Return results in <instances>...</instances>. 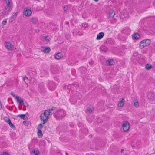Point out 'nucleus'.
I'll list each match as a JSON object with an SVG mask.
<instances>
[{
	"label": "nucleus",
	"instance_id": "obj_1",
	"mask_svg": "<svg viewBox=\"0 0 155 155\" xmlns=\"http://www.w3.org/2000/svg\"><path fill=\"white\" fill-rule=\"evenodd\" d=\"M55 108L53 107L51 109L45 110L43 113L41 114L40 117V119L43 122V124H44L47 122L49 116L54 113V110Z\"/></svg>",
	"mask_w": 155,
	"mask_h": 155
},
{
	"label": "nucleus",
	"instance_id": "obj_2",
	"mask_svg": "<svg viewBox=\"0 0 155 155\" xmlns=\"http://www.w3.org/2000/svg\"><path fill=\"white\" fill-rule=\"evenodd\" d=\"M151 43V40L150 39H147L143 40L140 42L139 48L140 49H142L144 47L149 45Z\"/></svg>",
	"mask_w": 155,
	"mask_h": 155
},
{
	"label": "nucleus",
	"instance_id": "obj_3",
	"mask_svg": "<svg viewBox=\"0 0 155 155\" xmlns=\"http://www.w3.org/2000/svg\"><path fill=\"white\" fill-rule=\"evenodd\" d=\"M66 115L65 112L63 110H58L56 114V117L58 119H61L62 118Z\"/></svg>",
	"mask_w": 155,
	"mask_h": 155
},
{
	"label": "nucleus",
	"instance_id": "obj_4",
	"mask_svg": "<svg viewBox=\"0 0 155 155\" xmlns=\"http://www.w3.org/2000/svg\"><path fill=\"white\" fill-rule=\"evenodd\" d=\"M122 127L123 130L124 132H128L130 128V124L127 121H123V122Z\"/></svg>",
	"mask_w": 155,
	"mask_h": 155
},
{
	"label": "nucleus",
	"instance_id": "obj_5",
	"mask_svg": "<svg viewBox=\"0 0 155 155\" xmlns=\"http://www.w3.org/2000/svg\"><path fill=\"white\" fill-rule=\"evenodd\" d=\"M4 45L6 49L8 50L12 51L14 48V46L9 41H5Z\"/></svg>",
	"mask_w": 155,
	"mask_h": 155
},
{
	"label": "nucleus",
	"instance_id": "obj_6",
	"mask_svg": "<svg viewBox=\"0 0 155 155\" xmlns=\"http://www.w3.org/2000/svg\"><path fill=\"white\" fill-rule=\"evenodd\" d=\"M32 14V11L30 9L25 8L23 12V14L26 17H29Z\"/></svg>",
	"mask_w": 155,
	"mask_h": 155
},
{
	"label": "nucleus",
	"instance_id": "obj_7",
	"mask_svg": "<svg viewBox=\"0 0 155 155\" xmlns=\"http://www.w3.org/2000/svg\"><path fill=\"white\" fill-rule=\"evenodd\" d=\"M11 2H8L7 3L6 6H5V8L2 11V14H5L6 12L8 11L11 8Z\"/></svg>",
	"mask_w": 155,
	"mask_h": 155
},
{
	"label": "nucleus",
	"instance_id": "obj_8",
	"mask_svg": "<svg viewBox=\"0 0 155 155\" xmlns=\"http://www.w3.org/2000/svg\"><path fill=\"white\" fill-rule=\"evenodd\" d=\"M51 50L50 48L48 47H44L42 48L41 51L45 53H48Z\"/></svg>",
	"mask_w": 155,
	"mask_h": 155
},
{
	"label": "nucleus",
	"instance_id": "obj_9",
	"mask_svg": "<svg viewBox=\"0 0 155 155\" xmlns=\"http://www.w3.org/2000/svg\"><path fill=\"white\" fill-rule=\"evenodd\" d=\"M15 99H16L17 103L20 104H21L22 105L24 104V102L23 100L19 97L18 96L17 97H16Z\"/></svg>",
	"mask_w": 155,
	"mask_h": 155
},
{
	"label": "nucleus",
	"instance_id": "obj_10",
	"mask_svg": "<svg viewBox=\"0 0 155 155\" xmlns=\"http://www.w3.org/2000/svg\"><path fill=\"white\" fill-rule=\"evenodd\" d=\"M132 39L134 40H137L140 37V35L137 33H134L132 35Z\"/></svg>",
	"mask_w": 155,
	"mask_h": 155
},
{
	"label": "nucleus",
	"instance_id": "obj_11",
	"mask_svg": "<svg viewBox=\"0 0 155 155\" xmlns=\"http://www.w3.org/2000/svg\"><path fill=\"white\" fill-rule=\"evenodd\" d=\"M63 56L61 52H59L56 54L55 56V58L57 60H58L61 59Z\"/></svg>",
	"mask_w": 155,
	"mask_h": 155
},
{
	"label": "nucleus",
	"instance_id": "obj_12",
	"mask_svg": "<svg viewBox=\"0 0 155 155\" xmlns=\"http://www.w3.org/2000/svg\"><path fill=\"white\" fill-rule=\"evenodd\" d=\"M104 36V33L103 32H101L97 34L96 39L97 40H100Z\"/></svg>",
	"mask_w": 155,
	"mask_h": 155
},
{
	"label": "nucleus",
	"instance_id": "obj_13",
	"mask_svg": "<svg viewBox=\"0 0 155 155\" xmlns=\"http://www.w3.org/2000/svg\"><path fill=\"white\" fill-rule=\"evenodd\" d=\"M31 155H40L39 151L38 150H32Z\"/></svg>",
	"mask_w": 155,
	"mask_h": 155
},
{
	"label": "nucleus",
	"instance_id": "obj_14",
	"mask_svg": "<svg viewBox=\"0 0 155 155\" xmlns=\"http://www.w3.org/2000/svg\"><path fill=\"white\" fill-rule=\"evenodd\" d=\"M106 63L107 65H112L114 64V61L113 59H109L106 61Z\"/></svg>",
	"mask_w": 155,
	"mask_h": 155
},
{
	"label": "nucleus",
	"instance_id": "obj_15",
	"mask_svg": "<svg viewBox=\"0 0 155 155\" xmlns=\"http://www.w3.org/2000/svg\"><path fill=\"white\" fill-rule=\"evenodd\" d=\"M124 100L123 98L119 101L118 103V106L119 107H122L124 105Z\"/></svg>",
	"mask_w": 155,
	"mask_h": 155
},
{
	"label": "nucleus",
	"instance_id": "obj_16",
	"mask_svg": "<svg viewBox=\"0 0 155 155\" xmlns=\"http://www.w3.org/2000/svg\"><path fill=\"white\" fill-rule=\"evenodd\" d=\"M134 105L136 108L138 107L139 106V104L138 101L137 100H134L133 101Z\"/></svg>",
	"mask_w": 155,
	"mask_h": 155
},
{
	"label": "nucleus",
	"instance_id": "obj_17",
	"mask_svg": "<svg viewBox=\"0 0 155 155\" xmlns=\"http://www.w3.org/2000/svg\"><path fill=\"white\" fill-rule=\"evenodd\" d=\"M115 14L114 11H110L109 14V16L111 18H113L115 15Z\"/></svg>",
	"mask_w": 155,
	"mask_h": 155
},
{
	"label": "nucleus",
	"instance_id": "obj_18",
	"mask_svg": "<svg viewBox=\"0 0 155 155\" xmlns=\"http://www.w3.org/2000/svg\"><path fill=\"white\" fill-rule=\"evenodd\" d=\"M37 134L38 137H41L43 136V134L42 132V131L41 130H38L37 133Z\"/></svg>",
	"mask_w": 155,
	"mask_h": 155
},
{
	"label": "nucleus",
	"instance_id": "obj_19",
	"mask_svg": "<svg viewBox=\"0 0 155 155\" xmlns=\"http://www.w3.org/2000/svg\"><path fill=\"white\" fill-rule=\"evenodd\" d=\"M3 119L8 124L11 121L10 119L7 117H4Z\"/></svg>",
	"mask_w": 155,
	"mask_h": 155
},
{
	"label": "nucleus",
	"instance_id": "obj_20",
	"mask_svg": "<svg viewBox=\"0 0 155 155\" xmlns=\"http://www.w3.org/2000/svg\"><path fill=\"white\" fill-rule=\"evenodd\" d=\"M152 68V66L151 65L149 64H147L145 66V68L147 70H150Z\"/></svg>",
	"mask_w": 155,
	"mask_h": 155
},
{
	"label": "nucleus",
	"instance_id": "obj_21",
	"mask_svg": "<svg viewBox=\"0 0 155 155\" xmlns=\"http://www.w3.org/2000/svg\"><path fill=\"white\" fill-rule=\"evenodd\" d=\"M43 127V126L42 124H39L37 127V129L38 130H40Z\"/></svg>",
	"mask_w": 155,
	"mask_h": 155
},
{
	"label": "nucleus",
	"instance_id": "obj_22",
	"mask_svg": "<svg viewBox=\"0 0 155 155\" xmlns=\"http://www.w3.org/2000/svg\"><path fill=\"white\" fill-rule=\"evenodd\" d=\"M31 21L32 23L34 24H35L36 23V19L35 18L33 17L31 18Z\"/></svg>",
	"mask_w": 155,
	"mask_h": 155
},
{
	"label": "nucleus",
	"instance_id": "obj_23",
	"mask_svg": "<svg viewBox=\"0 0 155 155\" xmlns=\"http://www.w3.org/2000/svg\"><path fill=\"white\" fill-rule=\"evenodd\" d=\"M8 124H9L10 127L12 128L13 129H15V126L10 121L9 123Z\"/></svg>",
	"mask_w": 155,
	"mask_h": 155
},
{
	"label": "nucleus",
	"instance_id": "obj_24",
	"mask_svg": "<svg viewBox=\"0 0 155 155\" xmlns=\"http://www.w3.org/2000/svg\"><path fill=\"white\" fill-rule=\"evenodd\" d=\"M7 23V19H4L2 22V24L3 25H5Z\"/></svg>",
	"mask_w": 155,
	"mask_h": 155
},
{
	"label": "nucleus",
	"instance_id": "obj_25",
	"mask_svg": "<svg viewBox=\"0 0 155 155\" xmlns=\"http://www.w3.org/2000/svg\"><path fill=\"white\" fill-rule=\"evenodd\" d=\"M18 116L20 117L21 119H24L25 117V115L24 114H21L19 115Z\"/></svg>",
	"mask_w": 155,
	"mask_h": 155
},
{
	"label": "nucleus",
	"instance_id": "obj_26",
	"mask_svg": "<svg viewBox=\"0 0 155 155\" xmlns=\"http://www.w3.org/2000/svg\"><path fill=\"white\" fill-rule=\"evenodd\" d=\"M93 110V108L89 107L87 108V110L90 113Z\"/></svg>",
	"mask_w": 155,
	"mask_h": 155
},
{
	"label": "nucleus",
	"instance_id": "obj_27",
	"mask_svg": "<svg viewBox=\"0 0 155 155\" xmlns=\"http://www.w3.org/2000/svg\"><path fill=\"white\" fill-rule=\"evenodd\" d=\"M44 38L45 39V40L47 41H50V38L48 36H45L44 37Z\"/></svg>",
	"mask_w": 155,
	"mask_h": 155
},
{
	"label": "nucleus",
	"instance_id": "obj_28",
	"mask_svg": "<svg viewBox=\"0 0 155 155\" xmlns=\"http://www.w3.org/2000/svg\"><path fill=\"white\" fill-rule=\"evenodd\" d=\"M11 94L15 99L16 98V97H18V96H15V94H13V93H11Z\"/></svg>",
	"mask_w": 155,
	"mask_h": 155
},
{
	"label": "nucleus",
	"instance_id": "obj_29",
	"mask_svg": "<svg viewBox=\"0 0 155 155\" xmlns=\"http://www.w3.org/2000/svg\"><path fill=\"white\" fill-rule=\"evenodd\" d=\"M1 155H9V154L7 152H5L4 153Z\"/></svg>",
	"mask_w": 155,
	"mask_h": 155
},
{
	"label": "nucleus",
	"instance_id": "obj_30",
	"mask_svg": "<svg viewBox=\"0 0 155 155\" xmlns=\"http://www.w3.org/2000/svg\"><path fill=\"white\" fill-rule=\"evenodd\" d=\"M64 11H66L67 10V6H65L64 7Z\"/></svg>",
	"mask_w": 155,
	"mask_h": 155
},
{
	"label": "nucleus",
	"instance_id": "obj_31",
	"mask_svg": "<svg viewBox=\"0 0 155 155\" xmlns=\"http://www.w3.org/2000/svg\"><path fill=\"white\" fill-rule=\"evenodd\" d=\"M24 80H26V79L28 80V78L27 77H24Z\"/></svg>",
	"mask_w": 155,
	"mask_h": 155
},
{
	"label": "nucleus",
	"instance_id": "obj_32",
	"mask_svg": "<svg viewBox=\"0 0 155 155\" xmlns=\"http://www.w3.org/2000/svg\"><path fill=\"white\" fill-rule=\"evenodd\" d=\"M6 1V3H7L8 2H11V0H5Z\"/></svg>",
	"mask_w": 155,
	"mask_h": 155
},
{
	"label": "nucleus",
	"instance_id": "obj_33",
	"mask_svg": "<svg viewBox=\"0 0 155 155\" xmlns=\"http://www.w3.org/2000/svg\"><path fill=\"white\" fill-rule=\"evenodd\" d=\"M124 150V149H122L121 150V153H122Z\"/></svg>",
	"mask_w": 155,
	"mask_h": 155
},
{
	"label": "nucleus",
	"instance_id": "obj_34",
	"mask_svg": "<svg viewBox=\"0 0 155 155\" xmlns=\"http://www.w3.org/2000/svg\"><path fill=\"white\" fill-rule=\"evenodd\" d=\"M94 0L95 2H97V1H98L99 0Z\"/></svg>",
	"mask_w": 155,
	"mask_h": 155
}]
</instances>
